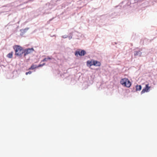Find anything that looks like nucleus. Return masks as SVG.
<instances>
[{
  "label": "nucleus",
  "mask_w": 157,
  "mask_h": 157,
  "mask_svg": "<svg viewBox=\"0 0 157 157\" xmlns=\"http://www.w3.org/2000/svg\"><path fill=\"white\" fill-rule=\"evenodd\" d=\"M63 0H52L50 3H46L45 5L44 9L45 10L44 13L48 14L51 12L49 11L51 10L53 7L59 4L62 2Z\"/></svg>",
  "instance_id": "obj_1"
},
{
  "label": "nucleus",
  "mask_w": 157,
  "mask_h": 157,
  "mask_svg": "<svg viewBox=\"0 0 157 157\" xmlns=\"http://www.w3.org/2000/svg\"><path fill=\"white\" fill-rule=\"evenodd\" d=\"M13 49L15 51V55L21 58L23 55V48L19 45H15L13 47Z\"/></svg>",
  "instance_id": "obj_2"
},
{
  "label": "nucleus",
  "mask_w": 157,
  "mask_h": 157,
  "mask_svg": "<svg viewBox=\"0 0 157 157\" xmlns=\"http://www.w3.org/2000/svg\"><path fill=\"white\" fill-rule=\"evenodd\" d=\"M120 83L124 86L128 88L130 87L132 85L131 82L126 78H122L120 81Z\"/></svg>",
  "instance_id": "obj_3"
},
{
  "label": "nucleus",
  "mask_w": 157,
  "mask_h": 157,
  "mask_svg": "<svg viewBox=\"0 0 157 157\" xmlns=\"http://www.w3.org/2000/svg\"><path fill=\"white\" fill-rule=\"evenodd\" d=\"M23 55L24 57H25L27 55L33 52L34 51V48H27L25 49H23Z\"/></svg>",
  "instance_id": "obj_4"
},
{
  "label": "nucleus",
  "mask_w": 157,
  "mask_h": 157,
  "mask_svg": "<svg viewBox=\"0 0 157 157\" xmlns=\"http://www.w3.org/2000/svg\"><path fill=\"white\" fill-rule=\"evenodd\" d=\"M86 52L84 50H81V51H76L75 52V55L76 56H78V55L80 56H84L86 54Z\"/></svg>",
  "instance_id": "obj_5"
},
{
  "label": "nucleus",
  "mask_w": 157,
  "mask_h": 157,
  "mask_svg": "<svg viewBox=\"0 0 157 157\" xmlns=\"http://www.w3.org/2000/svg\"><path fill=\"white\" fill-rule=\"evenodd\" d=\"M150 88V87L149 86V84H146L145 87L141 91V94H142L144 93L145 92H148Z\"/></svg>",
  "instance_id": "obj_6"
},
{
  "label": "nucleus",
  "mask_w": 157,
  "mask_h": 157,
  "mask_svg": "<svg viewBox=\"0 0 157 157\" xmlns=\"http://www.w3.org/2000/svg\"><path fill=\"white\" fill-rule=\"evenodd\" d=\"M142 49H140L139 50H136L134 52V56H138L140 57L141 56Z\"/></svg>",
  "instance_id": "obj_7"
},
{
  "label": "nucleus",
  "mask_w": 157,
  "mask_h": 157,
  "mask_svg": "<svg viewBox=\"0 0 157 157\" xmlns=\"http://www.w3.org/2000/svg\"><path fill=\"white\" fill-rule=\"evenodd\" d=\"M29 29V28H26L24 29H20V31L21 32L20 35L21 36L23 35L28 31Z\"/></svg>",
  "instance_id": "obj_8"
},
{
  "label": "nucleus",
  "mask_w": 157,
  "mask_h": 157,
  "mask_svg": "<svg viewBox=\"0 0 157 157\" xmlns=\"http://www.w3.org/2000/svg\"><path fill=\"white\" fill-rule=\"evenodd\" d=\"M93 65L95 66H100L101 65V63L97 60H93Z\"/></svg>",
  "instance_id": "obj_9"
},
{
  "label": "nucleus",
  "mask_w": 157,
  "mask_h": 157,
  "mask_svg": "<svg viewBox=\"0 0 157 157\" xmlns=\"http://www.w3.org/2000/svg\"><path fill=\"white\" fill-rule=\"evenodd\" d=\"M143 0H130V2L128 1L127 4L128 5L131 4H133L135 3L138 2L142 1Z\"/></svg>",
  "instance_id": "obj_10"
},
{
  "label": "nucleus",
  "mask_w": 157,
  "mask_h": 157,
  "mask_svg": "<svg viewBox=\"0 0 157 157\" xmlns=\"http://www.w3.org/2000/svg\"><path fill=\"white\" fill-rule=\"evenodd\" d=\"M148 40H149L148 39L146 38H144V39H141L140 40V44L142 45H144V42H146V41H148Z\"/></svg>",
  "instance_id": "obj_11"
},
{
  "label": "nucleus",
  "mask_w": 157,
  "mask_h": 157,
  "mask_svg": "<svg viewBox=\"0 0 157 157\" xmlns=\"http://www.w3.org/2000/svg\"><path fill=\"white\" fill-rule=\"evenodd\" d=\"M136 90L135 91H140L142 89V86L141 85H136Z\"/></svg>",
  "instance_id": "obj_12"
},
{
  "label": "nucleus",
  "mask_w": 157,
  "mask_h": 157,
  "mask_svg": "<svg viewBox=\"0 0 157 157\" xmlns=\"http://www.w3.org/2000/svg\"><path fill=\"white\" fill-rule=\"evenodd\" d=\"M93 60L92 59L91 61L88 60L87 61V65L88 66L90 67L93 65Z\"/></svg>",
  "instance_id": "obj_13"
},
{
  "label": "nucleus",
  "mask_w": 157,
  "mask_h": 157,
  "mask_svg": "<svg viewBox=\"0 0 157 157\" xmlns=\"http://www.w3.org/2000/svg\"><path fill=\"white\" fill-rule=\"evenodd\" d=\"M13 52H11L8 54L7 55V57L9 58H11L13 57Z\"/></svg>",
  "instance_id": "obj_14"
},
{
  "label": "nucleus",
  "mask_w": 157,
  "mask_h": 157,
  "mask_svg": "<svg viewBox=\"0 0 157 157\" xmlns=\"http://www.w3.org/2000/svg\"><path fill=\"white\" fill-rule=\"evenodd\" d=\"M52 59V58L48 56V57L45 58H44L41 61V62L47 61L48 60H51V59Z\"/></svg>",
  "instance_id": "obj_15"
},
{
  "label": "nucleus",
  "mask_w": 157,
  "mask_h": 157,
  "mask_svg": "<svg viewBox=\"0 0 157 157\" xmlns=\"http://www.w3.org/2000/svg\"><path fill=\"white\" fill-rule=\"evenodd\" d=\"M37 67V66L36 65H32L31 67L29 68V69L30 70H33Z\"/></svg>",
  "instance_id": "obj_16"
},
{
  "label": "nucleus",
  "mask_w": 157,
  "mask_h": 157,
  "mask_svg": "<svg viewBox=\"0 0 157 157\" xmlns=\"http://www.w3.org/2000/svg\"><path fill=\"white\" fill-rule=\"evenodd\" d=\"M45 65V63H43L42 64H39L38 66H37V67H42V66H44V65Z\"/></svg>",
  "instance_id": "obj_17"
},
{
  "label": "nucleus",
  "mask_w": 157,
  "mask_h": 157,
  "mask_svg": "<svg viewBox=\"0 0 157 157\" xmlns=\"http://www.w3.org/2000/svg\"><path fill=\"white\" fill-rule=\"evenodd\" d=\"M32 73V71H29L28 72H26L25 73V74L26 75H28V74H30Z\"/></svg>",
  "instance_id": "obj_18"
},
{
  "label": "nucleus",
  "mask_w": 157,
  "mask_h": 157,
  "mask_svg": "<svg viewBox=\"0 0 157 157\" xmlns=\"http://www.w3.org/2000/svg\"><path fill=\"white\" fill-rule=\"evenodd\" d=\"M67 37H68V36L67 35H64L63 36H62V38H67Z\"/></svg>",
  "instance_id": "obj_19"
},
{
  "label": "nucleus",
  "mask_w": 157,
  "mask_h": 157,
  "mask_svg": "<svg viewBox=\"0 0 157 157\" xmlns=\"http://www.w3.org/2000/svg\"><path fill=\"white\" fill-rule=\"evenodd\" d=\"M117 44V42H112V44L113 45H114L115 44Z\"/></svg>",
  "instance_id": "obj_20"
},
{
  "label": "nucleus",
  "mask_w": 157,
  "mask_h": 157,
  "mask_svg": "<svg viewBox=\"0 0 157 157\" xmlns=\"http://www.w3.org/2000/svg\"><path fill=\"white\" fill-rule=\"evenodd\" d=\"M62 8L63 9V8H64L65 7V4H63L62 6Z\"/></svg>",
  "instance_id": "obj_21"
},
{
  "label": "nucleus",
  "mask_w": 157,
  "mask_h": 157,
  "mask_svg": "<svg viewBox=\"0 0 157 157\" xmlns=\"http://www.w3.org/2000/svg\"><path fill=\"white\" fill-rule=\"evenodd\" d=\"M67 37L68 38L69 40H70L72 38V36H71L70 35V36H68Z\"/></svg>",
  "instance_id": "obj_22"
},
{
  "label": "nucleus",
  "mask_w": 157,
  "mask_h": 157,
  "mask_svg": "<svg viewBox=\"0 0 157 157\" xmlns=\"http://www.w3.org/2000/svg\"><path fill=\"white\" fill-rule=\"evenodd\" d=\"M53 19V18H52V19H50L48 21H49V22L51 21H52V20Z\"/></svg>",
  "instance_id": "obj_23"
},
{
  "label": "nucleus",
  "mask_w": 157,
  "mask_h": 157,
  "mask_svg": "<svg viewBox=\"0 0 157 157\" xmlns=\"http://www.w3.org/2000/svg\"><path fill=\"white\" fill-rule=\"evenodd\" d=\"M116 13L115 12H114L113 13H112L111 14H116Z\"/></svg>",
  "instance_id": "obj_24"
},
{
  "label": "nucleus",
  "mask_w": 157,
  "mask_h": 157,
  "mask_svg": "<svg viewBox=\"0 0 157 157\" xmlns=\"http://www.w3.org/2000/svg\"><path fill=\"white\" fill-rule=\"evenodd\" d=\"M5 12H0V14L2 13H4Z\"/></svg>",
  "instance_id": "obj_25"
},
{
  "label": "nucleus",
  "mask_w": 157,
  "mask_h": 157,
  "mask_svg": "<svg viewBox=\"0 0 157 157\" xmlns=\"http://www.w3.org/2000/svg\"><path fill=\"white\" fill-rule=\"evenodd\" d=\"M135 89V87H133V89Z\"/></svg>",
  "instance_id": "obj_26"
},
{
  "label": "nucleus",
  "mask_w": 157,
  "mask_h": 157,
  "mask_svg": "<svg viewBox=\"0 0 157 157\" xmlns=\"http://www.w3.org/2000/svg\"><path fill=\"white\" fill-rule=\"evenodd\" d=\"M121 4V3L120 4H119L120 6Z\"/></svg>",
  "instance_id": "obj_27"
},
{
  "label": "nucleus",
  "mask_w": 157,
  "mask_h": 157,
  "mask_svg": "<svg viewBox=\"0 0 157 157\" xmlns=\"http://www.w3.org/2000/svg\"><path fill=\"white\" fill-rule=\"evenodd\" d=\"M151 40H150L149 42H151Z\"/></svg>",
  "instance_id": "obj_28"
},
{
  "label": "nucleus",
  "mask_w": 157,
  "mask_h": 157,
  "mask_svg": "<svg viewBox=\"0 0 157 157\" xmlns=\"http://www.w3.org/2000/svg\"><path fill=\"white\" fill-rule=\"evenodd\" d=\"M109 15H107V17Z\"/></svg>",
  "instance_id": "obj_29"
}]
</instances>
